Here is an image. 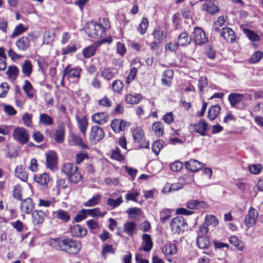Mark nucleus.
Returning <instances> with one entry per match:
<instances>
[{"label":"nucleus","mask_w":263,"mask_h":263,"mask_svg":"<svg viewBox=\"0 0 263 263\" xmlns=\"http://www.w3.org/2000/svg\"><path fill=\"white\" fill-rule=\"evenodd\" d=\"M48 244L52 248L71 254H77L81 249L80 241L65 237L50 238Z\"/></svg>","instance_id":"1"},{"label":"nucleus","mask_w":263,"mask_h":263,"mask_svg":"<svg viewBox=\"0 0 263 263\" xmlns=\"http://www.w3.org/2000/svg\"><path fill=\"white\" fill-rule=\"evenodd\" d=\"M79 168L70 162L64 163L62 166V172L66 174L73 183H77L82 179Z\"/></svg>","instance_id":"2"},{"label":"nucleus","mask_w":263,"mask_h":263,"mask_svg":"<svg viewBox=\"0 0 263 263\" xmlns=\"http://www.w3.org/2000/svg\"><path fill=\"white\" fill-rule=\"evenodd\" d=\"M170 227L174 234H179L187 229V223L181 216H177L171 221Z\"/></svg>","instance_id":"3"},{"label":"nucleus","mask_w":263,"mask_h":263,"mask_svg":"<svg viewBox=\"0 0 263 263\" xmlns=\"http://www.w3.org/2000/svg\"><path fill=\"white\" fill-rule=\"evenodd\" d=\"M85 31L89 36L95 39L102 38L105 33L104 29L95 22H89Z\"/></svg>","instance_id":"4"},{"label":"nucleus","mask_w":263,"mask_h":263,"mask_svg":"<svg viewBox=\"0 0 263 263\" xmlns=\"http://www.w3.org/2000/svg\"><path fill=\"white\" fill-rule=\"evenodd\" d=\"M34 37V33L30 32L26 36H23L19 38L15 43L18 50L27 51L30 47V41Z\"/></svg>","instance_id":"5"},{"label":"nucleus","mask_w":263,"mask_h":263,"mask_svg":"<svg viewBox=\"0 0 263 263\" xmlns=\"http://www.w3.org/2000/svg\"><path fill=\"white\" fill-rule=\"evenodd\" d=\"M15 140L21 144H25L29 140V135L27 131L23 127L15 128L13 133Z\"/></svg>","instance_id":"6"},{"label":"nucleus","mask_w":263,"mask_h":263,"mask_svg":"<svg viewBox=\"0 0 263 263\" xmlns=\"http://www.w3.org/2000/svg\"><path fill=\"white\" fill-rule=\"evenodd\" d=\"M208 124L203 120H201L198 123L191 124L189 127L190 132H195L202 136L206 135Z\"/></svg>","instance_id":"7"},{"label":"nucleus","mask_w":263,"mask_h":263,"mask_svg":"<svg viewBox=\"0 0 263 263\" xmlns=\"http://www.w3.org/2000/svg\"><path fill=\"white\" fill-rule=\"evenodd\" d=\"M193 41L197 45L204 44L208 41V39L206 36L203 30L199 27L195 28L194 31Z\"/></svg>","instance_id":"8"},{"label":"nucleus","mask_w":263,"mask_h":263,"mask_svg":"<svg viewBox=\"0 0 263 263\" xmlns=\"http://www.w3.org/2000/svg\"><path fill=\"white\" fill-rule=\"evenodd\" d=\"M104 137V133L103 129L98 126L92 127L89 135L90 141L96 143L101 140Z\"/></svg>","instance_id":"9"},{"label":"nucleus","mask_w":263,"mask_h":263,"mask_svg":"<svg viewBox=\"0 0 263 263\" xmlns=\"http://www.w3.org/2000/svg\"><path fill=\"white\" fill-rule=\"evenodd\" d=\"M63 76H67L69 80L70 79H77L78 80L80 77L81 69L80 67L70 68L68 65L63 70Z\"/></svg>","instance_id":"10"},{"label":"nucleus","mask_w":263,"mask_h":263,"mask_svg":"<svg viewBox=\"0 0 263 263\" xmlns=\"http://www.w3.org/2000/svg\"><path fill=\"white\" fill-rule=\"evenodd\" d=\"M258 216V213L254 208L251 207L249 211L248 214L246 215L244 222L248 228L254 226Z\"/></svg>","instance_id":"11"},{"label":"nucleus","mask_w":263,"mask_h":263,"mask_svg":"<svg viewBox=\"0 0 263 263\" xmlns=\"http://www.w3.org/2000/svg\"><path fill=\"white\" fill-rule=\"evenodd\" d=\"M220 35L226 41L233 43L236 41L234 31L230 28L223 27L220 31Z\"/></svg>","instance_id":"12"},{"label":"nucleus","mask_w":263,"mask_h":263,"mask_svg":"<svg viewBox=\"0 0 263 263\" xmlns=\"http://www.w3.org/2000/svg\"><path fill=\"white\" fill-rule=\"evenodd\" d=\"M187 170L191 172H197L202 168L203 164L195 159H191L184 163Z\"/></svg>","instance_id":"13"},{"label":"nucleus","mask_w":263,"mask_h":263,"mask_svg":"<svg viewBox=\"0 0 263 263\" xmlns=\"http://www.w3.org/2000/svg\"><path fill=\"white\" fill-rule=\"evenodd\" d=\"M47 167L54 170L57 165V156L55 152L51 151L46 154Z\"/></svg>","instance_id":"14"},{"label":"nucleus","mask_w":263,"mask_h":263,"mask_svg":"<svg viewBox=\"0 0 263 263\" xmlns=\"http://www.w3.org/2000/svg\"><path fill=\"white\" fill-rule=\"evenodd\" d=\"M186 207L191 210L205 209L208 205L205 201L197 200H191L187 202Z\"/></svg>","instance_id":"15"},{"label":"nucleus","mask_w":263,"mask_h":263,"mask_svg":"<svg viewBox=\"0 0 263 263\" xmlns=\"http://www.w3.org/2000/svg\"><path fill=\"white\" fill-rule=\"evenodd\" d=\"M109 120V117L106 112H98L94 114L91 117V120L97 124L103 125L106 123Z\"/></svg>","instance_id":"16"},{"label":"nucleus","mask_w":263,"mask_h":263,"mask_svg":"<svg viewBox=\"0 0 263 263\" xmlns=\"http://www.w3.org/2000/svg\"><path fill=\"white\" fill-rule=\"evenodd\" d=\"M45 213L41 210H35L32 213V222L39 227L44 221Z\"/></svg>","instance_id":"17"},{"label":"nucleus","mask_w":263,"mask_h":263,"mask_svg":"<svg viewBox=\"0 0 263 263\" xmlns=\"http://www.w3.org/2000/svg\"><path fill=\"white\" fill-rule=\"evenodd\" d=\"M129 124L123 120L115 119L111 123V127L116 133H119L123 130L125 127L128 126Z\"/></svg>","instance_id":"18"},{"label":"nucleus","mask_w":263,"mask_h":263,"mask_svg":"<svg viewBox=\"0 0 263 263\" xmlns=\"http://www.w3.org/2000/svg\"><path fill=\"white\" fill-rule=\"evenodd\" d=\"M245 99V95L239 93H231L228 96V100L232 107H235Z\"/></svg>","instance_id":"19"},{"label":"nucleus","mask_w":263,"mask_h":263,"mask_svg":"<svg viewBox=\"0 0 263 263\" xmlns=\"http://www.w3.org/2000/svg\"><path fill=\"white\" fill-rule=\"evenodd\" d=\"M65 136V123H60L55 130L54 134L55 140L59 143H62L64 140Z\"/></svg>","instance_id":"20"},{"label":"nucleus","mask_w":263,"mask_h":263,"mask_svg":"<svg viewBox=\"0 0 263 263\" xmlns=\"http://www.w3.org/2000/svg\"><path fill=\"white\" fill-rule=\"evenodd\" d=\"M142 249L145 252L149 251L153 248V243L150 235L145 234L142 235Z\"/></svg>","instance_id":"21"},{"label":"nucleus","mask_w":263,"mask_h":263,"mask_svg":"<svg viewBox=\"0 0 263 263\" xmlns=\"http://www.w3.org/2000/svg\"><path fill=\"white\" fill-rule=\"evenodd\" d=\"M191 41V37L189 35L188 33L184 31L178 36L177 43L178 46H184L190 44Z\"/></svg>","instance_id":"22"},{"label":"nucleus","mask_w":263,"mask_h":263,"mask_svg":"<svg viewBox=\"0 0 263 263\" xmlns=\"http://www.w3.org/2000/svg\"><path fill=\"white\" fill-rule=\"evenodd\" d=\"M87 230L82 228L80 225L77 224L70 228V233L73 236L79 237L86 235Z\"/></svg>","instance_id":"23"},{"label":"nucleus","mask_w":263,"mask_h":263,"mask_svg":"<svg viewBox=\"0 0 263 263\" xmlns=\"http://www.w3.org/2000/svg\"><path fill=\"white\" fill-rule=\"evenodd\" d=\"M34 208V204L30 198L24 200L21 206V211L27 214L30 213Z\"/></svg>","instance_id":"24"},{"label":"nucleus","mask_w":263,"mask_h":263,"mask_svg":"<svg viewBox=\"0 0 263 263\" xmlns=\"http://www.w3.org/2000/svg\"><path fill=\"white\" fill-rule=\"evenodd\" d=\"M199 1H206L203 6L205 9V10L210 14H214L219 11L218 7L212 0H199Z\"/></svg>","instance_id":"25"},{"label":"nucleus","mask_w":263,"mask_h":263,"mask_svg":"<svg viewBox=\"0 0 263 263\" xmlns=\"http://www.w3.org/2000/svg\"><path fill=\"white\" fill-rule=\"evenodd\" d=\"M173 74L174 72L173 70L171 69H166L165 70L162 74L161 79L162 84L165 86H170Z\"/></svg>","instance_id":"26"},{"label":"nucleus","mask_w":263,"mask_h":263,"mask_svg":"<svg viewBox=\"0 0 263 263\" xmlns=\"http://www.w3.org/2000/svg\"><path fill=\"white\" fill-rule=\"evenodd\" d=\"M53 215L55 218L66 222L68 221L70 218L68 212L62 209L53 212Z\"/></svg>","instance_id":"27"},{"label":"nucleus","mask_w":263,"mask_h":263,"mask_svg":"<svg viewBox=\"0 0 263 263\" xmlns=\"http://www.w3.org/2000/svg\"><path fill=\"white\" fill-rule=\"evenodd\" d=\"M15 174L17 177L23 181H27L28 174L22 165H18L15 169Z\"/></svg>","instance_id":"28"},{"label":"nucleus","mask_w":263,"mask_h":263,"mask_svg":"<svg viewBox=\"0 0 263 263\" xmlns=\"http://www.w3.org/2000/svg\"><path fill=\"white\" fill-rule=\"evenodd\" d=\"M197 245L200 249H206L210 245V241L206 236L198 235L197 238Z\"/></svg>","instance_id":"29"},{"label":"nucleus","mask_w":263,"mask_h":263,"mask_svg":"<svg viewBox=\"0 0 263 263\" xmlns=\"http://www.w3.org/2000/svg\"><path fill=\"white\" fill-rule=\"evenodd\" d=\"M177 247L174 243H167L162 248V252L165 256L172 255L177 253Z\"/></svg>","instance_id":"30"},{"label":"nucleus","mask_w":263,"mask_h":263,"mask_svg":"<svg viewBox=\"0 0 263 263\" xmlns=\"http://www.w3.org/2000/svg\"><path fill=\"white\" fill-rule=\"evenodd\" d=\"M220 109L218 105L212 106L208 110V118L211 121L214 120L219 115Z\"/></svg>","instance_id":"31"},{"label":"nucleus","mask_w":263,"mask_h":263,"mask_svg":"<svg viewBox=\"0 0 263 263\" xmlns=\"http://www.w3.org/2000/svg\"><path fill=\"white\" fill-rule=\"evenodd\" d=\"M153 34L155 39L158 42V43H160L162 42L166 37V32L165 30H161L159 28H158L154 30Z\"/></svg>","instance_id":"32"},{"label":"nucleus","mask_w":263,"mask_h":263,"mask_svg":"<svg viewBox=\"0 0 263 263\" xmlns=\"http://www.w3.org/2000/svg\"><path fill=\"white\" fill-rule=\"evenodd\" d=\"M144 136V132L140 127H137L134 129L133 137L135 142L137 143L141 142L143 140Z\"/></svg>","instance_id":"33"},{"label":"nucleus","mask_w":263,"mask_h":263,"mask_svg":"<svg viewBox=\"0 0 263 263\" xmlns=\"http://www.w3.org/2000/svg\"><path fill=\"white\" fill-rule=\"evenodd\" d=\"M183 188V184L180 183H175L172 184H166L163 187L164 192H170L176 191Z\"/></svg>","instance_id":"34"},{"label":"nucleus","mask_w":263,"mask_h":263,"mask_svg":"<svg viewBox=\"0 0 263 263\" xmlns=\"http://www.w3.org/2000/svg\"><path fill=\"white\" fill-rule=\"evenodd\" d=\"M23 88L27 96L29 98H32L34 95V91L31 83L28 80H25Z\"/></svg>","instance_id":"35"},{"label":"nucleus","mask_w":263,"mask_h":263,"mask_svg":"<svg viewBox=\"0 0 263 263\" xmlns=\"http://www.w3.org/2000/svg\"><path fill=\"white\" fill-rule=\"evenodd\" d=\"M22 68L23 74L27 77H30L32 72V65L31 62L29 60L25 61Z\"/></svg>","instance_id":"36"},{"label":"nucleus","mask_w":263,"mask_h":263,"mask_svg":"<svg viewBox=\"0 0 263 263\" xmlns=\"http://www.w3.org/2000/svg\"><path fill=\"white\" fill-rule=\"evenodd\" d=\"M39 122L40 124L46 126L52 125L53 124L52 118L46 114H41L40 115Z\"/></svg>","instance_id":"37"},{"label":"nucleus","mask_w":263,"mask_h":263,"mask_svg":"<svg viewBox=\"0 0 263 263\" xmlns=\"http://www.w3.org/2000/svg\"><path fill=\"white\" fill-rule=\"evenodd\" d=\"M141 99L142 96L140 94H128L126 97L125 101L128 104H135L138 103Z\"/></svg>","instance_id":"38"},{"label":"nucleus","mask_w":263,"mask_h":263,"mask_svg":"<svg viewBox=\"0 0 263 263\" xmlns=\"http://www.w3.org/2000/svg\"><path fill=\"white\" fill-rule=\"evenodd\" d=\"M136 224L134 222H127L124 225L123 231L129 236H132L136 229Z\"/></svg>","instance_id":"39"},{"label":"nucleus","mask_w":263,"mask_h":263,"mask_svg":"<svg viewBox=\"0 0 263 263\" xmlns=\"http://www.w3.org/2000/svg\"><path fill=\"white\" fill-rule=\"evenodd\" d=\"M116 70L109 68H105L101 72V76L106 80L113 79L116 74Z\"/></svg>","instance_id":"40"},{"label":"nucleus","mask_w":263,"mask_h":263,"mask_svg":"<svg viewBox=\"0 0 263 263\" xmlns=\"http://www.w3.org/2000/svg\"><path fill=\"white\" fill-rule=\"evenodd\" d=\"M34 180L37 183L42 185H45L48 182L49 178L46 173H43L42 174L36 175L34 177Z\"/></svg>","instance_id":"41"},{"label":"nucleus","mask_w":263,"mask_h":263,"mask_svg":"<svg viewBox=\"0 0 263 263\" xmlns=\"http://www.w3.org/2000/svg\"><path fill=\"white\" fill-rule=\"evenodd\" d=\"M153 130L158 137L162 136L163 134V124L160 122L154 123L152 126Z\"/></svg>","instance_id":"42"},{"label":"nucleus","mask_w":263,"mask_h":263,"mask_svg":"<svg viewBox=\"0 0 263 263\" xmlns=\"http://www.w3.org/2000/svg\"><path fill=\"white\" fill-rule=\"evenodd\" d=\"M229 242L235 246L238 250L242 251L243 245L241 241L239 240L236 236H231L229 238Z\"/></svg>","instance_id":"43"},{"label":"nucleus","mask_w":263,"mask_h":263,"mask_svg":"<svg viewBox=\"0 0 263 263\" xmlns=\"http://www.w3.org/2000/svg\"><path fill=\"white\" fill-rule=\"evenodd\" d=\"M226 22V20L223 16H220L217 18V21L213 24L212 29L215 32H218L220 30V28L222 27Z\"/></svg>","instance_id":"44"},{"label":"nucleus","mask_w":263,"mask_h":263,"mask_svg":"<svg viewBox=\"0 0 263 263\" xmlns=\"http://www.w3.org/2000/svg\"><path fill=\"white\" fill-rule=\"evenodd\" d=\"M28 28L24 26L22 24H20L17 25L13 33L11 34V37L14 38L19 35L22 34L27 30Z\"/></svg>","instance_id":"45"},{"label":"nucleus","mask_w":263,"mask_h":263,"mask_svg":"<svg viewBox=\"0 0 263 263\" xmlns=\"http://www.w3.org/2000/svg\"><path fill=\"white\" fill-rule=\"evenodd\" d=\"M204 223L208 227H215L218 224V221L214 216L209 215L206 216Z\"/></svg>","instance_id":"46"},{"label":"nucleus","mask_w":263,"mask_h":263,"mask_svg":"<svg viewBox=\"0 0 263 263\" xmlns=\"http://www.w3.org/2000/svg\"><path fill=\"white\" fill-rule=\"evenodd\" d=\"M243 32L246 34V36L252 41H258L260 40V37L254 31L247 28L243 29Z\"/></svg>","instance_id":"47"},{"label":"nucleus","mask_w":263,"mask_h":263,"mask_svg":"<svg viewBox=\"0 0 263 263\" xmlns=\"http://www.w3.org/2000/svg\"><path fill=\"white\" fill-rule=\"evenodd\" d=\"M96 51V47L95 45H91L83 50V54L86 58H89L93 55Z\"/></svg>","instance_id":"48"},{"label":"nucleus","mask_w":263,"mask_h":263,"mask_svg":"<svg viewBox=\"0 0 263 263\" xmlns=\"http://www.w3.org/2000/svg\"><path fill=\"white\" fill-rule=\"evenodd\" d=\"M148 26V21L146 18L143 17L141 21V23L138 27V31L141 34H143L145 33Z\"/></svg>","instance_id":"49"},{"label":"nucleus","mask_w":263,"mask_h":263,"mask_svg":"<svg viewBox=\"0 0 263 263\" xmlns=\"http://www.w3.org/2000/svg\"><path fill=\"white\" fill-rule=\"evenodd\" d=\"M19 70L16 66H9L6 71V74L11 78L15 79L18 76Z\"/></svg>","instance_id":"50"},{"label":"nucleus","mask_w":263,"mask_h":263,"mask_svg":"<svg viewBox=\"0 0 263 263\" xmlns=\"http://www.w3.org/2000/svg\"><path fill=\"white\" fill-rule=\"evenodd\" d=\"M123 202L122 198L121 196L119 197L117 199L112 198H108L107 200V204L112 208H115L118 206Z\"/></svg>","instance_id":"51"},{"label":"nucleus","mask_w":263,"mask_h":263,"mask_svg":"<svg viewBox=\"0 0 263 263\" xmlns=\"http://www.w3.org/2000/svg\"><path fill=\"white\" fill-rule=\"evenodd\" d=\"M123 84L119 80H115L111 85V87L114 91L119 93L123 89Z\"/></svg>","instance_id":"52"},{"label":"nucleus","mask_w":263,"mask_h":263,"mask_svg":"<svg viewBox=\"0 0 263 263\" xmlns=\"http://www.w3.org/2000/svg\"><path fill=\"white\" fill-rule=\"evenodd\" d=\"M71 137L74 145H79L84 148L87 147L86 145L83 142L82 139L80 136L73 134L72 135Z\"/></svg>","instance_id":"53"},{"label":"nucleus","mask_w":263,"mask_h":263,"mask_svg":"<svg viewBox=\"0 0 263 263\" xmlns=\"http://www.w3.org/2000/svg\"><path fill=\"white\" fill-rule=\"evenodd\" d=\"M263 57V52L260 51H255L250 59L251 63H256L258 62Z\"/></svg>","instance_id":"54"},{"label":"nucleus","mask_w":263,"mask_h":263,"mask_svg":"<svg viewBox=\"0 0 263 263\" xmlns=\"http://www.w3.org/2000/svg\"><path fill=\"white\" fill-rule=\"evenodd\" d=\"M171 216V211L167 209L162 210L160 213V220L162 223L167 221Z\"/></svg>","instance_id":"55"},{"label":"nucleus","mask_w":263,"mask_h":263,"mask_svg":"<svg viewBox=\"0 0 263 263\" xmlns=\"http://www.w3.org/2000/svg\"><path fill=\"white\" fill-rule=\"evenodd\" d=\"M32 115L29 113H25L22 116V120L25 125L28 127L32 126Z\"/></svg>","instance_id":"56"},{"label":"nucleus","mask_w":263,"mask_h":263,"mask_svg":"<svg viewBox=\"0 0 263 263\" xmlns=\"http://www.w3.org/2000/svg\"><path fill=\"white\" fill-rule=\"evenodd\" d=\"M100 200V195H97L87 201L84 205L86 206H92L98 203Z\"/></svg>","instance_id":"57"},{"label":"nucleus","mask_w":263,"mask_h":263,"mask_svg":"<svg viewBox=\"0 0 263 263\" xmlns=\"http://www.w3.org/2000/svg\"><path fill=\"white\" fill-rule=\"evenodd\" d=\"M77 120L79 123V128H80L81 132L83 134H85L86 133L87 125H88V123H87L86 119L85 118H82V119L78 118Z\"/></svg>","instance_id":"58"},{"label":"nucleus","mask_w":263,"mask_h":263,"mask_svg":"<svg viewBox=\"0 0 263 263\" xmlns=\"http://www.w3.org/2000/svg\"><path fill=\"white\" fill-rule=\"evenodd\" d=\"M88 215H90L93 217L96 216H100L103 217L104 215L106 214V212L101 213L100 211V209L99 208H95L93 209H88L87 210Z\"/></svg>","instance_id":"59"},{"label":"nucleus","mask_w":263,"mask_h":263,"mask_svg":"<svg viewBox=\"0 0 263 263\" xmlns=\"http://www.w3.org/2000/svg\"><path fill=\"white\" fill-rule=\"evenodd\" d=\"M97 23L98 25L101 27V28L104 29V32H105L106 29L108 28L110 26L109 20L105 17L100 18L98 23Z\"/></svg>","instance_id":"60"},{"label":"nucleus","mask_w":263,"mask_h":263,"mask_svg":"<svg viewBox=\"0 0 263 263\" xmlns=\"http://www.w3.org/2000/svg\"><path fill=\"white\" fill-rule=\"evenodd\" d=\"M163 147L162 141L159 140L155 142L152 146V150L153 152L158 155L160 151Z\"/></svg>","instance_id":"61"},{"label":"nucleus","mask_w":263,"mask_h":263,"mask_svg":"<svg viewBox=\"0 0 263 263\" xmlns=\"http://www.w3.org/2000/svg\"><path fill=\"white\" fill-rule=\"evenodd\" d=\"M262 170V166L260 164H251L249 166V170L251 174H258Z\"/></svg>","instance_id":"62"},{"label":"nucleus","mask_w":263,"mask_h":263,"mask_svg":"<svg viewBox=\"0 0 263 263\" xmlns=\"http://www.w3.org/2000/svg\"><path fill=\"white\" fill-rule=\"evenodd\" d=\"M21 187L20 185H15L13 190V195L14 198L17 200H21L22 194H21Z\"/></svg>","instance_id":"63"},{"label":"nucleus","mask_w":263,"mask_h":263,"mask_svg":"<svg viewBox=\"0 0 263 263\" xmlns=\"http://www.w3.org/2000/svg\"><path fill=\"white\" fill-rule=\"evenodd\" d=\"M111 157L118 161H122L124 159L123 156L121 154L120 151L118 147L112 151Z\"/></svg>","instance_id":"64"}]
</instances>
